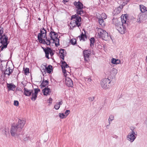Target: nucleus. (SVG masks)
Wrapping results in <instances>:
<instances>
[{"mask_svg":"<svg viewBox=\"0 0 147 147\" xmlns=\"http://www.w3.org/2000/svg\"><path fill=\"white\" fill-rule=\"evenodd\" d=\"M40 33L38 34V38L40 43L49 45L51 43L50 39L47 36V31L44 28L40 30Z\"/></svg>","mask_w":147,"mask_h":147,"instance_id":"f257e3e1","label":"nucleus"},{"mask_svg":"<svg viewBox=\"0 0 147 147\" xmlns=\"http://www.w3.org/2000/svg\"><path fill=\"white\" fill-rule=\"evenodd\" d=\"M77 15L76 14L71 16V19L73 20V22H74L76 25L79 27L81 25L80 22L81 21V18L78 15H80L82 16H84L85 14V12L84 11L83 9H82L77 10Z\"/></svg>","mask_w":147,"mask_h":147,"instance_id":"f03ea898","label":"nucleus"},{"mask_svg":"<svg viewBox=\"0 0 147 147\" xmlns=\"http://www.w3.org/2000/svg\"><path fill=\"white\" fill-rule=\"evenodd\" d=\"M97 31L99 38H101L105 40H107L111 38V37L108 35L107 32L103 29L98 28Z\"/></svg>","mask_w":147,"mask_h":147,"instance_id":"7ed1b4c3","label":"nucleus"},{"mask_svg":"<svg viewBox=\"0 0 147 147\" xmlns=\"http://www.w3.org/2000/svg\"><path fill=\"white\" fill-rule=\"evenodd\" d=\"M116 28L118 32L122 34H124L126 31V26L127 24H123L120 22H118L115 24Z\"/></svg>","mask_w":147,"mask_h":147,"instance_id":"20e7f679","label":"nucleus"},{"mask_svg":"<svg viewBox=\"0 0 147 147\" xmlns=\"http://www.w3.org/2000/svg\"><path fill=\"white\" fill-rule=\"evenodd\" d=\"M20 130H19V129H18V127L16 126V124L15 123H13L11 128L10 132L11 135L12 136H18L19 134H21L20 133Z\"/></svg>","mask_w":147,"mask_h":147,"instance_id":"39448f33","label":"nucleus"},{"mask_svg":"<svg viewBox=\"0 0 147 147\" xmlns=\"http://www.w3.org/2000/svg\"><path fill=\"white\" fill-rule=\"evenodd\" d=\"M7 38L5 36H1L0 38V48L1 51L7 48L8 42H7Z\"/></svg>","mask_w":147,"mask_h":147,"instance_id":"423d86ee","label":"nucleus"},{"mask_svg":"<svg viewBox=\"0 0 147 147\" xmlns=\"http://www.w3.org/2000/svg\"><path fill=\"white\" fill-rule=\"evenodd\" d=\"M49 36L50 38H49L51 40H53V42H57L59 43V39L57 38L58 35L56 33L54 32L53 30H52L50 32Z\"/></svg>","mask_w":147,"mask_h":147,"instance_id":"0eeeda50","label":"nucleus"},{"mask_svg":"<svg viewBox=\"0 0 147 147\" xmlns=\"http://www.w3.org/2000/svg\"><path fill=\"white\" fill-rule=\"evenodd\" d=\"M111 81L108 78H105L102 79L100 83L101 86L103 88H109Z\"/></svg>","mask_w":147,"mask_h":147,"instance_id":"6e6552de","label":"nucleus"},{"mask_svg":"<svg viewBox=\"0 0 147 147\" xmlns=\"http://www.w3.org/2000/svg\"><path fill=\"white\" fill-rule=\"evenodd\" d=\"M44 51L45 52V57L48 59H49V54H50L51 58L54 55V53L53 52V50L51 48L47 47V48H44L42 47Z\"/></svg>","mask_w":147,"mask_h":147,"instance_id":"1a4fd4ad","label":"nucleus"},{"mask_svg":"<svg viewBox=\"0 0 147 147\" xmlns=\"http://www.w3.org/2000/svg\"><path fill=\"white\" fill-rule=\"evenodd\" d=\"M137 134L136 133L129 132L127 136V140L131 142H133L136 138Z\"/></svg>","mask_w":147,"mask_h":147,"instance_id":"9d476101","label":"nucleus"},{"mask_svg":"<svg viewBox=\"0 0 147 147\" xmlns=\"http://www.w3.org/2000/svg\"><path fill=\"white\" fill-rule=\"evenodd\" d=\"M91 54V51L89 50H85L83 51V55L84 56L85 61L88 62L89 61V57Z\"/></svg>","mask_w":147,"mask_h":147,"instance_id":"9b49d317","label":"nucleus"},{"mask_svg":"<svg viewBox=\"0 0 147 147\" xmlns=\"http://www.w3.org/2000/svg\"><path fill=\"white\" fill-rule=\"evenodd\" d=\"M25 124V121L23 120L19 119L16 126L19 130L21 131Z\"/></svg>","mask_w":147,"mask_h":147,"instance_id":"f8f14e48","label":"nucleus"},{"mask_svg":"<svg viewBox=\"0 0 147 147\" xmlns=\"http://www.w3.org/2000/svg\"><path fill=\"white\" fill-rule=\"evenodd\" d=\"M65 83L69 87H72L73 85V82L71 79L67 77H65Z\"/></svg>","mask_w":147,"mask_h":147,"instance_id":"ddd939ff","label":"nucleus"},{"mask_svg":"<svg viewBox=\"0 0 147 147\" xmlns=\"http://www.w3.org/2000/svg\"><path fill=\"white\" fill-rule=\"evenodd\" d=\"M74 5L75 6L77 9V10H80L83 9V5L80 1L78 2L75 1L73 3Z\"/></svg>","mask_w":147,"mask_h":147,"instance_id":"4468645a","label":"nucleus"},{"mask_svg":"<svg viewBox=\"0 0 147 147\" xmlns=\"http://www.w3.org/2000/svg\"><path fill=\"white\" fill-rule=\"evenodd\" d=\"M61 67L63 73H64V75H66V70L65 68H67L69 67V66L65 61L62 62V65Z\"/></svg>","mask_w":147,"mask_h":147,"instance_id":"2eb2a0df","label":"nucleus"},{"mask_svg":"<svg viewBox=\"0 0 147 147\" xmlns=\"http://www.w3.org/2000/svg\"><path fill=\"white\" fill-rule=\"evenodd\" d=\"M6 69H5L4 70L1 69L2 72L4 73L5 75H8L9 76L10 75L11 73L13 72V70L12 69H11L10 67L8 68L5 67Z\"/></svg>","mask_w":147,"mask_h":147,"instance_id":"dca6fc26","label":"nucleus"},{"mask_svg":"<svg viewBox=\"0 0 147 147\" xmlns=\"http://www.w3.org/2000/svg\"><path fill=\"white\" fill-rule=\"evenodd\" d=\"M24 94L26 96H30L33 92L32 90H28L26 88H24Z\"/></svg>","mask_w":147,"mask_h":147,"instance_id":"f3484780","label":"nucleus"},{"mask_svg":"<svg viewBox=\"0 0 147 147\" xmlns=\"http://www.w3.org/2000/svg\"><path fill=\"white\" fill-rule=\"evenodd\" d=\"M7 87L9 90L14 91L16 87V86L12 83L7 84Z\"/></svg>","mask_w":147,"mask_h":147,"instance_id":"a211bd4d","label":"nucleus"},{"mask_svg":"<svg viewBox=\"0 0 147 147\" xmlns=\"http://www.w3.org/2000/svg\"><path fill=\"white\" fill-rule=\"evenodd\" d=\"M43 92L44 95L47 96L50 94L51 91L49 88L46 87L43 90Z\"/></svg>","mask_w":147,"mask_h":147,"instance_id":"6ab92c4d","label":"nucleus"},{"mask_svg":"<svg viewBox=\"0 0 147 147\" xmlns=\"http://www.w3.org/2000/svg\"><path fill=\"white\" fill-rule=\"evenodd\" d=\"M121 22H120L122 24H127L126 23V20L127 19V17L126 15H124L123 16L122 15L121 16Z\"/></svg>","mask_w":147,"mask_h":147,"instance_id":"aec40b11","label":"nucleus"},{"mask_svg":"<svg viewBox=\"0 0 147 147\" xmlns=\"http://www.w3.org/2000/svg\"><path fill=\"white\" fill-rule=\"evenodd\" d=\"M65 50L63 49H61L59 50V53L60 54V57L61 58L63 59H64V56L65 55Z\"/></svg>","mask_w":147,"mask_h":147,"instance_id":"412c9836","label":"nucleus"},{"mask_svg":"<svg viewBox=\"0 0 147 147\" xmlns=\"http://www.w3.org/2000/svg\"><path fill=\"white\" fill-rule=\"evenodd\" d=\"M45 68L48 73L50 74L52 70V66L49 65L48 67H47L45 65Z\"/></svg>","mask_w":147,"mask_h":147,"instance_id":"4be33fe9","label":"nucleus"},{"mask_svg":"<svg viewBox=\"0 0 147 147\" xmlns=\"http://www.w3.org/2000/svg\"><path fill=\"white\" fill-rule=\"evenodd\" d=\"M111 62L113 64L117 65L120 63V61L119 59L113 58L111 59Z\"/></svg>","mask_w":147,"mask_h":147,"instance_id":"5701e85b","label":"nucleus"},{"mask_svg":"<svg viewBox=\"0 0 147 147\" xmlns=\"http://www.w3.org/2000/svg\"><path fill=\"white\" fill-rule=\"evenodd\" d=\"M98 19L99 23L100 25L102 26H104L105 25V23L103 20L104 19H103L100 18H98Z\"/></svg>","mask_w":147,"mask_h":147,"instance_id":"b1692460","label":"nucleus"},{"mask_svg":"<svg viewBox=\"0 0 147 147\" xmlns=\"http://www.w3.org/2000/svg\"><path fill=\"white\" fill-rule=\"evenodd\" d=\"M49 82L48 80H43L41 84L42 87H45L48 85Z\"/></svg>","mask_w":147,"mask_h":147,"instance_id":"393cba45","label":"nucleus"},{"mask_svg":"<svg viewBox=\"0 0 147 147\" xmlns=\"http://www.w3.org/2000/svg\"><path fill=\"white\" fill-rule=\"evenodd\" d=\"M80 38V40H84V38H86V36L85 34V33L84 34L83 33L81 34L80 36H79L78 37Z\"/></svg>","mask_w":147,"mask_h":147,"instance_id":"a878e982","label":"nucleus"},{"mask_svg":"<svg viewBox=\"0 0 147 147\" xmlns=\"http://www.w3.org/2000/svg\"><path fill=\"white\" fill-rule=\"evenodd\" d=\"M147 18V14L145 15L144 14H142V15L140 16V19L141 20H145Z\"/></svg>","mask_w":147,"mask_h":147,"instance_id":"bb28decb","label":"nucleus"},{"mask_svg":"<svg viewBox=\"0 0 147 147\" xmlns=\"http://www.w3.org/2000/svg\"><path fill=\"white\" fill-rule=\"evenodd\" d=\"M32 97L31 98V99L32 100L35 101L36 99L37 96L36 94H35L33 92L32 93Z\"/></svg>","mask_w":147,"mask_h":147,"instance_id":"cd10ccee","label":"nucleus"},{"mask_svg":"<svg viewBox=\"0 0 147 147\" xmlns=\"http://www.w3.org/2000/svg\"><path fill=\"white\" fill-rule=\"evenodd\" d=\"M94 38H92L90 39V46L91 47H93L94 43Z\"/></svg>","mask_w":147,"mask_h":147,"instance_id":"c85d7f7f","label":"nucleus"},{"mask_svg":"<svg viewBox=\"0 0 147 147\" xmlns=\"http://www.w3.org/2000/svg\"><path fill=\"white\" fill-rule=\"evenodd\" d=\"M34 93L37 95L38 93L40 91V90L38 88H35L34 89Z\"/></svg>","mask_w":147,"mask_h":147,"instance_id":"c756f323","label":"nucleus"},{"mask_svg":"<svg viewBox=\"0 0 147 147\" xmlns=\"http://www.w3.org/2000/svg\"><path fill=\"white\" fill-rule=\"evenodd\" d=\"M70 42L72 44L74 45L76 43V40L75 39L73 38L71 40Z\"/></svg>","mask_w":147,"mask_h":147,"instance_id":"7c9ffc66","label":"nucleus"},{"mask_svg":"<svg viewBox=\"0 0 147 147\" xmlns=\"http://www.w3.org/2000/svg\"><path fill=\"white\" fill-rule=\"evenodd\" d=\"M30 138L29 137V135H26L24 137V140L25 141H27L28 140H30Z\"/></svg>","mask_w":147,"mask_h":147,"instance_id":"2f4dec72","label":"nucleus"},{"mask_svg":"<svg viewBox=\"0 0 147 147\" xmlns=\"http://www.w3.org/2000/svg\"><path fill=\"white\" fill-rule=\"evenodd\" d=\"M100 18L103 19H105L107 18L106 15L105 13H102Z\"/></svg>","mask_w":147,"mask_h":147,"instance_id":"473e14b6","label":"nucleus"},{"mask_svg":"<svg viewBox=\"0 0 147 147\" xmlns=\"http://www.w3.org/2000/svg\"><path fill=\"white\" fill-rule=\"evenodd\" d=\"M25 74L27 75V74L29 73V69L28 68H26L24 70Z\"/></svg>","mask_w":147,"mask_h":147,"instance_id":"72a5a7b5","label":"nucleus"},{"mask_svg":"<svg viewBox=\"0 0 147 147\" xmlns=\"http://www.w3.org/2000/svg\"><path fill=\"white\" fill-rule=\"evenodd\" d=\"M135 128V127H134L131 126L130 127V129L131 131L130 132L132 133H136L134 131Z\"/></svg>","mask_w":147,"mask_h":147,"instance_id":"f704fd0d","label":"nucleus"},{"mask_svg":"<svg viewBox=\"0 0 147 147\" xmlns=\"http://www.w3.org/2000/svg\"><path fill=\"white\" fill-rule=\"evenodd\" d=\"M114 119V116L113 115H111L109 117V118L108 119V120H109L111 121H112Z\"/></svg>","mask_w":147,"mask_h":147,"instance_id":"c9c22d12","label":"nucleus"},{"mask_svg":"<svg viewBox=\"0 0 147 147\" xmlns=\"http://www.w3.org/2000/svg\"><path fill=\"white\" fill-rule=\"evenodd\" d=\"M85 80L88 82H90L92 80L89 77H87L85 78Z\"/></svg>","mask_w":147,"mask_h":147,"instance_id":"e433bc0d","label":"nucleus"},{"mask_svg":"<svg viewBox=\"0 0 147 147\" xmlns=\"http://www.w3.org/2000/svg\"><path fill=\"white\" fill-rule=\"evenodd\" d=\"M55 105L54 107L56 109L58 110L60 106L57 104V103Z\"/></svg>","mask_w":147,"mask_h":147,"instance_id":"4c0bfd02","label":"nucleus"},{"mask_svg":"<svg viewBox=\"0 0 147 147\" xmlns=\"http://www.w3.org/2000/svg\"><path fill=\"white\" fill-rule=\"evenodd\" d=\"M65 116V115L63 113H59V117H60V118L62 119L64 118Z\"/></svg>","mask_w":147,"mask_h":147,"instance_id":"58836bf2","label":"nucleus"},{"mask_svg":"<svg viewBox=\"0 0 147 147\" xmlns=\"http://www.w3.org/2000/svg\"><path fill=\"white\" fill-rule=\"evenodd\" d=\"M94 96L90 97L88 98V99L90 101H92L94 100Z\"/></svg>","mask_w":147,"mask_h":147,"instance_id":"ea45409f","label":"nucleus"},{"mask_svg":"<svg viewBox=\"0 0 147 147\" xmlns=\"http://www.w3.org/2000/svg\"><path fill=\"white\" fill-rule=\"evenodd\" d=\"M120 9H121V7H118L117 8H116V9H115V11L116 10L117 11H116V13H120Z\"/></svg>","mask_w":147,"mask_h":147,"instance_id":"a19ab883","label":"nucleus"},{"mask_svg":"<svg viewBox=\"0 0 147 147\" xmlns=\"http://www.w3.org/2000/svg\"><path fill=\"white\" fill-rule=\"evenodd\" d=\"M19 105V102L17 100H15L14 102V105L16 106H18Z\"/></svg>","mask_w":147,"mask_h":147,"instance_id":"79ce46f5","label":"nucleus"},{"mask_svg":"<svg viewBox=\"0 0 147 147\" xmlns=\"http://www.w3.org/2000/svg\"><path fill=\"white\" fill-rule=\"evenodd\" d=\"M70 112V111L69 110H67L65 111V114H66V115H67L66 116H67V115H69V114Z\"/></svg>","mask_w":147,"mask_h":147,"instance_id":"37998d69","label":"nucleus"},{"mask_svg":"<svg viewBox=\"0 0 147 147\" xmlns=\"http://www.w3.org/2000/svg\"><path fill=\"white\" fill-rule=\"evenodd\" d=\"M52 100V98H50L48 100L49 101V103H51V101Z\"/></svg>","mask_w":147,"mask_h":147,"instance_id":"c03bdc74","label":"nucleus"},{"mask_svg":"<svg viewBox=\"0 0 147 147\" xmlns=\"http://www.w3.org/2000/svg\"><path fill=\"white\" fill-rule=\"evenodd\" d=\"M57 104L58 105H59L60 106V105H61L62 104V102L61 101V102H59L58 103H57Z\"/></svg>","mask_w":147,"mask_h":147,"instance_id":"a18cd8bd","label":"nucleus"},{"mask_svg":"<svg viewBox=\"0 0 147 147\" xmlns=\"http://www.w3.org/2000/svg\"><path fill=\"white\" fill-rule=\"evenodd\" d=\"M109 125L108 124L106 125V127L107 129H108L109 128Z\"/></svg>","mask_w":147,"mask_h":147,"instance_id":"49530a36","label":"nucleus"},{"mask_svg":"<svg viewBox=\"0 0 147 147\" xmlns=\"http://www.w3.org/2000/svg\"><path fill=\"white\" fill-rule=\"evenodd\" d=\"M16 90L20 91L21 90V89L20 88H16Z\"/></svg>","mask_w":147,"mask_h":147,"instance_id":"de8ad7c7","label":"nucleus"},{"mask_svg":"<svg viewBox=\"0 0 147 147\" xmlns=\"http://www.w3.org/2000/svg\"><path fill=\"white\" fill-rule=\"evenodd\" d=\"M108 121L109 123V124L110 125L111 124V121H110L109 120H108Z\"/></svg>","mask_w":147,"mask_h":147,"instance_id":"09e8293b","label":"nucleus"},{"mask_svg":"<svg viewBox=\"0 0 147 147\" xmlns=\"http://www.w3.org/2000/svg\"><path fill=\"white\" fill-rule=\"evenodd\" d=\"M63 2L65 3L67 2V1L66 0H63Z\"/></svg>","mask_w":147,"mask_h":147,"instance_id":"8fccbe9b","label":"nucleus"},{"mask_svg":"<svg viewBox=\"0 0 147 147\" xmlns=\"http://www.w3.org/2000/svg\"><path fill=\"white\" fill-rule=\"evenodd\" d=\"M147 59V56L146 57V60Z\"/></svg>","mask_w":147,"mask_h":147,"instance_id":"3c124183","label":"nucleus"},{"mask_svg":"<svg viewBox=\"0 0 147 147\" xmlns=\"http://www.w3.org/2000/svg\"><path fill=\"white\" fill-rule=\"evenodd\" d=\"M55 45H56V46H57V44H56V43H55Z\"/></svg>","mask_w":147,"mask_h":147,"instance_id":"603ef678","label":"nucleus"},{"mask_svg":"<svg viewBox=\"0 0 147 147\" xmlns=\"http://www.w3.org/2000/svg\"><path fill=\"white\" fill-rule=\"evenodd\" d=\"M146 69V70L147 71V69Z\"/></svg>","mask_w":147,"mask_h":147,"instance_id":"864d4df0","label":"nucleus"}]
</instances>
